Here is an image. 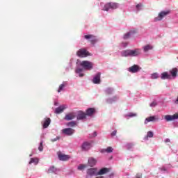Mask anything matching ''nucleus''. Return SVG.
Returning a JSON list of instances; mask_svg holds the SVG:
<instances>
[{
	"label": "nucleus",
	"instance_id": "1",
	"mask_svg": "<svg viewBox=\"0 0 178 178\" xmlns=\"http://www.w3.org/2000/svg\"><path fill=\"white\" fill-rule=\"evenodd\" d=\"M81 66L83 67L85 70H91L94 64L88 60H83L81 63Z\"/></svg>",
	"mask_w": 178,
	"mask_h": 178
},
{
	"label": "nucleus",
	"instance_id": "2",
	"mask_svg": "<svg viewBox=\"0 0 178 178\" xmlns=\"http://www.w3.org/2000/svg\"><path fill=\"white\" fill-rule=\"evenodd\" d=\"M118 3H107L104 5V7L103 8V10H105L106 12H108L109 9H118Z\"/></svg>",
	"mask_w": 178,
	"mask_h": 178
},
{
	"label": "nucleus",
	"instance_id": "3",
	"mask_svg": "<svg viewBox=\"0 0 178 178\" xmlns=\"http://www.w3.org/2000/svg\"><path fill=\"white\" fill-rule=\"evenodd\" d=\"M87 178L92 177V176H98V168H93L87 170Z\"/></svg>",
	"mask_w": 178,
	"mask_h": 178
},
{
	"label": "nucleus",
	"instance_id": "4",
	"mask_svg": "<svg viewBox=\"0 0 178 178\" xmlns=\"http://www.w3.org/2000/svg\"><path fill=\"white\" fill-rule=\"evenodd\" d=\"M76 55L79 58H86L90 55V53H88V51L84 49H81L76 52Z\"/></svg>",
	"mask_w": 178,
	"mask_h": 178
},
{
	"label": "nucleus",
	"instance_id": "5",
	"mask_svg": "<svg viewBox=\"0 0 178 178\" xmlns=\"http://www.w3.org/2000/svg\"><path fill=\"white\" fill-rule=\"evenodd\" d=\"M84 38L86 40H89L90 44H92L93 45L98 41L94 35H85Z\"/></svg>",
	"mask_w": 178,
	"mask_h": 178
},
{
	"label": "nucleus",
	"instance_id": "6",
	"mask_svg": "<svg viewBox=\"0 0 178 178\" xmlns=\"http://www.w3.org/2000/svg\"><path fill=\"white\" fill-rule=\"evenodd\" d=\"M167 15H169V11H161L159 14L158 17L154 19L155 22H159V20H162L165 16H167Z\"/></svg>",
	"mask_w": 178,
	"mask_h": 178
},
{
	"label": "nucleus",
	"instance_id": "7",
	"mask_svg": "<svg viewBox=\"0 0 178 178\" xmlns=\"http://www.w3.org/2000/svg\"><path fill=\"white\" fill-rule=\"evenodd\" d=\"M164 119L166 120V122H172V120H176V119H178V113H175L173 115H165Z\"/></svg>",
	"mask_w": 178,
	"mask_h": 178
},
{
	"label": "nucleus",
	"instance_id": "8",
	"mask_svg": "<svg viewBox=\"0 0 178 178\" xmlns=\"http://www.w3.org/2000/svg\"><path fill=\"white\" fill-rule=\"evenodd\" d=\"M92 147V145L90 142H83V143L81 145V149L82 151H88V149H91Z\"/></svg>",
	"mask_w": 178,
	"mask_h": 178
},
{
	"label": "nucleus",
	"instance_id": "9",
	"mask_svg": "<svg viewBox=\"0 0 178 178\" xmlns=\"http://www.w3.org/2000/svg\"><path fill=\"white\" fill-rule=\"evenodd\" d=\"M63 134H65V136H72L74 134V129L72 128H65L62 130Z\"/></svg>",
	"mask_w": 178,
	"mask_h": 178
},
{
	"label": "nucleus",
	"instance_id": "10",
	"mask_svg": "<svg viewBox=\"0 0 178 178\" xmlns=\"http://www.w3.org/2000/svg\"><path fill=\"white\" fill-rule=\"evenodd\" d=\"M140 70H141V67L137 65H134L129 68V72H130V73H137L138 72H140Z\"/></svg>",
	"mask_w": 178,
	"mask_h": 178
},
{
	"label": "nucleus",
	"instance_id": "11",
	"mask_svg": "<svg viewBox=\"0 0 178 178\" xmlns=\"http://www.w3.org/2000/svg\"><path fill=\"white\" fill-rule=\"evenodd\" d=\"M92 82L94 84H99L101 83V72H98L93 78Z\"/></svg>",
	"mask_w": 178,
	"mask_h": 178
},
{
	"label": "nucleus",
	"instance_id": "12",
	"mask_svg": "<svg viewBox=\"0 0 178 178\" xmlns=\"http://www.w3.org/2000/svg\"><path fill=\"white\" fill-rule=\"evenodd\" d=\"M155 120H159V118H158V117L155 115L148 117L145 120V124H147V123H149V122H155Z\"/></svg>",
	"mask_w": 178,
	"mask_h": 178
},
{
	"label": "nucleus",
	"instance_id": "13",
	"mask_svg": "<svg viewBox=\"0 0 178 178\" xmlns=\"http://www.w3.org/2000/svg\"><path fill=\"white\" fill-rule=\"evenodd\" d=\"M76 118V113H70L65 116V120H72V119H74Z\"/></svg>",
	"mask_w": 178,
	"mask_h": 178
},
{
	"label": "nucleus",
	"instance_id": "14",
	"mask_svg": "<svg viewBox=\"0 0 178 178\" xmlns=\"http://www.w3.org/2000/svg\"><path fill=\"white\" fill-rule=\"evenodd\" d=\"M138 55H141V49L131 50V56H138Z\"/></svg>",
	"mask_w": 178,
	"mask_h": 178
},
{
	"label": "nucleus",
	"instance_id": "15",
	"mask_svg": "<svg viewBox=\"0 0 178 178\" xmlns=\"http://www.w3.org/2000/svg\"><path fill=\"white\" fill-rule=\"evenodd\" d=\"M88 163L89 166L92 168L93 166H95V165H97V159H94L92 157H90L88 159Z\"/></svg>",
	"mask_w": 178,
	"mask_h": 178
},
{
	"label": "nucleus",
	"instance_id": "16",
	"mask_svg": "<svg viewBox=\"0 0 178 178\" xmlns=\"http://www.w3.org/2000/svg\"><path fill=\"white\" fill-rule=\"evenodd\" d=\"M58 159L60 161H69V159H70V156H69V155L63 154L61 153H59Z\"/></svg>",
	"mask_w": 178,
	"mask_h": 178
},
{
	"label": "nucleus",
	"instance_id": "17",
	"mask_svg": "<svg viewBox=\"0 0 178 178\" xmlns=\"http://www.w3.org/2000/svg\"><path fill=\"white\" fill-rule=\"evenodd\" d=\"M66 108H67V106L65 105L60 106L59 107L56 108L55 113H57V114L62 113V112H63L65 109H66Z\"/></svg>",
	"mask_w": 178,
	"mask_h": 178
},
{
	"label": "nucleus",
	"instance_id": "18",
	"mask_svg": "<svg viewBox=\"0 0 178 178\" xmlns=\"http://www.w3.org/2000/svg\"><path fill=\"white\" fill-rule=\"evenodd\" d=\"M86 116L87 115L86 114V113L83 111H79V113L77 115V120H83L86 119Z\"/></svg>",
	"mask_w": 178,
	"mask_h": 178
},
{
	"label": "nucleus",
	"instance_id": "19",
	"mask_svg": "<svg viewBox=\"0 0 178 178\" xmlns=\"http://www.w3.org/2000/svg\"><path fill=\"white\" fill-rule=\"evenodd\" d=\"M109 172V168H103L97 172V176H102V175H106Z\"/></svg>",
	"mask_w": 178,
	"mask_h": 178
},
{
	"label": "nucleus",
	"instance_id": "20",
	"mask_svg": "<svg viewBox=\"0 0 178 178\" xmlns=\"http://www.w3.org/2000/svg\"><path fill=\"white\" fill-rule=\"evenodd\" d=\"M95 113V108H89L86 110V115L87 116H92Z\"/></svg>",
	"mask_w": 178,
	"mask_h": 178
},
{
	"label": "nucleus",
	"instance_id": "21",
	"mask_svg": "<svg viewBox=\"0 0 178 178\" xmlns=\"http://www.w3.org/2000/svg\"><path fill=\"white\" fill-rule=\"evenodd\" d=\"M122 56H131V49L124 50L121 52Z\"/></svg>",
	"mask_w": 178,
	"mask_h": 178
},
{
	"label": "nucleus",
	"instance_id": "22",
	"mask_svg": "<svg viewBox=\"0 0 178 178\" xmlns=\"http://www.w3.org/2000/svg\"><path fill=\"white\" fill-rule=\"evenodd\" d=\"M102 154H105L106 152L107 154H111L113 152V148L112 147H108L106 149H103L100 151Z\"/></svg>",
	"mask_w": 178,
	"mask_h": 178
},
{
	"label": "nucleus",
	"instance_id": "23",
	"mask_svg": "<svg viewBox=\"0 0 178 178\" xmlns=\"http://www.w3.org/2000/svg\"><path fill=\"white\" fill-rule=\"evenodd\" d=\"M177 72L178 70L177 68H172L171 70H170V73L172 77H177Z\"/></svg>",
	"mask_w": 178,
	"mask_h": 178
},
{
	"label": "nucleus",
	"instance_id": "24",
	"mask_svg": "<svg viewBox=\"0 0 178 178\" xmlns=\"http://www.w3.org/2000/svg\"><path fill=\"white\" fill-rule=\"evenodd\" d=\"M135 33H136V30L131 31L128 32L127 33L124 35V40H127V39L130 38V35L131 34H135Z\"/></svg>",
	"mask_w": 178,
	"mask_h": 178
},
{
	"label": "nucleus",
	"instance_id": "25",
	"mask_svg": "<svg viewBox=\"0 0 178 178\" xmlns=\"http://www.w3.org/2000/svg\"><path fill=\"white\" fill-rule=\"evenodd\" d=\"M161 80H166L168 79H170V75L168 74V72H164L161 74Z\"/></svg>",
	"mask_w": 178,
	"mask_h": 178
},
{
	"label": "nucleus",
	"instance_id": "26",
	"mask_svg": "<svg viewBox=\"0 0 178 178\" xmlns=\"http://www.w3.org/2000/svg\"><path fill=\"white\" fill-rule=\"evenodd\" d=\"M51 124V118H47L43 123V129H47Z\"/></svg>",
	"mask_w": 178,
	"mask_h": 178
},
{
	"label": "nucleus",
	"instance_id": "27",
	"mask_svg": "<svg viewBox=\"0 0 178 178\" xmlns=\"http://www.w3.org/2000/svg\"><path fill=\"white\" fill-rule=\"evenodd\" d=\"M29 165L31 163H34V165H38V159L37 158H31V161H29Z\"/></svg>",
	"mask_w": 178,
	"mask_h": 178
},
{
	"label": "nucleus",
	"instance_id": "28",
	"mask_svg": "<svg viewBox=\"0 0 178 178\" xmlns=\"http://www.w3.org/2000/svg\"><path fill=\"white\" fill-rule=\"evenodd\" d=\"M152 49V46L147 44L143 47L144 52H148V51Z\"/></svg>",
	"mask_w": 178,
	"mask_h": 178
},
{
	"label": "nucleus",
	"instance_id": "29",
	"mask_svg": "<svg viewBox=\"0 0 178 178\" xmlns=\"http://www.w3.org/2000/svg\"><path fill=\"white\" fill-rule=\"evenodd\" d=\"M159 74H158V73L154 72L151 75V79H152V80H155V79H159Z\"/></svg>",
	"mask_w": 178,
	"mask_h": 178
},
{
	"label": "nucleus",
	"instance_id": "30",
	"mask_svg": "<svg viewBox=\"0 0 178 178\" xmlns=\"http://www.w3.org/2000/svg\"><path fill=\"white\" fill-rule=\"evenodd\" d=\"M56 168L53 166L48 170V173H56Z\"/></svg>",
	"mask_w": 178,
	"mask_h": 178
},
{
	"label": "nucleus",
	"instance_id": "31",
	"mask_svg": "<svg viewBox=\"0 0 178 178\" xmlns=\"http://www.w3.org/2000/svg\"><path fill=\"white\" fill-rule=\"evenodd\" d=\"M154 137V133L151 131H148L147 134V138H152Z\"/></svg>",
	"mask_w": 178,
	"mask_h": 178
},
{
	"label": "nucleus",
	"instance_id": "32",
	"mask_svg": "<svg viewBox=\"0 0 178 178\" xmlns=\"http://www.w3.org/2000/svg\"><path fill=\"white\" fill-rule=\"evenodd\" d=\"M87 168L86 165L81 164L78 166V170H83V169H86Z\"/></svg>",
	"mask_w": 178,
	"mask_h": 178
},
{
	"label": "nucleus",
	"instance_id": "33",
	"mask_svg": "<svg viewBox=\"0 0 178 178\" xmlns=\"http://www.w3.org/2000/svg\"><path fill=\"white\" fill-rule=\"evenodd\" d=\"M113 92V89L108 88L106 90V93L108 94V95L112 94Z\"/></svg>",
	"mask_w": 178,
	"mask_h": 178
},
{
	"label": "nucleus",
	"instance_id": "34",
	"mask_svg": "<svg viewBox=\"0 0 178 178\" xmlns=\"http://www.w3.org/2000/svg\"><path fill=\"white\" fill-rule=\"evenodd\" d=\"M65 86L66 85H65V83L60 85L58 90V92H60V91H62L63 90V88H65Z\"/></svg>",
	"mask_w": 178,
	"mask_h": 178
},
{
	"label": "nucleus",
	"instance_id": "35",
	"mask_svg": "<svg viewBox=\"0 0 178 178\" xmlns=\"http://www.w3.org/2000/svg\"><path fill=\"white\" fill-rule=\"evenodd\" d=\"M127 149H131V148H133V147H134V143H127L126 145Z\"/></svg>",
	"mask_w": 178,
	"mask_h": 178
},
{
	"label": "nucleus",
	"instance_id": "36",
	"mask_svg": "<svg viewBox=\"0 0 178 178\" xmlns=\"http://www.w3.org/2000/svg\"><path fill=\"white\" fill-rule=\"evenodd\" d=\"M67 126H70V127H74V126H76V122H70L67 123Z\"/></svg>",
	"mask_w": 178,
	"mask_h": 178
},
{
	"label": "nucleus",
	"instance_id": "37",
	"mask_svg": "<svg viewBox=\"0 0 178 178\" xmlns=\"http://www.w3.org/2000/svg\"><path fill=\"white\" fill-rule=\"evenodd\" d=\"M39 151L42 152L44 149V147L42 146V142L40 143L39 147H38Z\"/></svg>",
	"mask_w": 178,
	"mask_h": 178
},
{
	"label": "nucleus",
	"instance_id": "38",
	"mask_svg": "<svg viewBox=\"0 0 178 178\" xmlns=\"http://www.w3.org/2000/svg\"><path fill=\"white\" fill-rule=\"evenodd\" d=\"M129 118H134L135 116H137V114L136 113H130L129 115H128Z\"/></svg>",
	"mask_w": 178,
	"mask_h": 178
},
{
	"label": "nucleus",
	"instance_id": "39",
	"mask_svg": "<svg viewBox=\"0 0 178 178\" xmlns=\"http://www.w3.org/2000/svg\"><path fill=\"white\" fill-rule=\"evenodd\" d=\"M134 178H143V174L138 173Z\"/></svg>",
	"mask_w": 178,
	"mask_h": 178
},
{
	"label": "nucleus",
	"instance_id": "40",
	"mask_svg": "<svg viewBox=\"0 0 178 178\" xmlns=\"http://www.w3.org/2000/svg\"><path fill=\"white\" fill-rule=\"evenodd\" d=\"M83 72V68H76V73H80Z\"/></svg>",
	"mask_w": 178,
	"mask_h": 178
},
{
	"label": "nucleus",
	"instance_id": "41",
	"mask_svg": "<svg viewBox=\"0 0 178 178\" xmlns=\"http://www.w3.org/2000/svg\"><path fill=\"white\" fill-rule=\"evenodd\" d=\"M60 138L57 136L56 138L51 139L52 143H55V141H58Z\"/></svg>",
	"mask_w": 178,
	"mask_h": 178
},
{
	"label": "nucleus",
	"instance_id": "42",
	"mask_svg": "<svg viewBox=\"0 0 178 178\" xmlns=\"http://www.w3.org/2000/svg\"><path fill=\"white\" fill-rule=\"evenodd\" d=\"M150 106L154 107V106H156V103H155V102H153L150 104Z\"/></svg>",
	"mask_w": 178,
	"mask_h": 178
},
{
	"label": "nucleus",
	"instance_id": "43",
	"mask_svg": "<svg viewBox=\"0 0 178 178\" xmlns=\"http://www.w3.org/2000/svg\"><path fill=\"white\" fill-rule=\"evenodd\" d=\"M116 133H118L117 131H113L111 133V136H116Z\"/></svg>",
	"mask_w": 178,
	"mask_h": 178
},
{
	"label": "nucleus",
	"instance_id": "44",
	"mask_svg": "<svg viewBox=\"0 0 178 178\" xmlns=\"http://www.w3.org/2000/svg\"><path fill=\"white\" fill-rule=\"evenodd\" d=\"M107 102H108V104H112L113 99H108Z\"/></svg>",
	"mask_w": 178,
	"mask_h": 178
},
{
	"label": "nucleus",
	"instance_id": "45",
	"mask_svg": "<svg viewBox=\"0 0 178 178\" xmlns=\"http://www.w3.org/2000/svg\"><path fill=\"white\" fill-rule=\"evenodd\" d=\"M141 6H143V5H141V4H137V5H136V8H137V9H139L140 8H141Z\"/></svg>",
	"mask_w": 178,
	"mask_h": 178
},
{
	"label": "nucleus",
	"instance_id": "46",
	"mask_svg": "<svg viewBox=\"0 0 178 178\" xmlns=\"http://www.w3.org/2000/svg\"><path fill=\"white\" fill-rule=\"evenodd\" d=\"M97 134L96 131H95V132H94V136H93V137H97Z\"/></svg>",
	"mask_w": 178,
	"mask_h": 178
},
{
	"label": "nucleus",
	"instance_id": "47",
	"mask_svg": "<svg viewBox=\"0 0 178 178\" xmlns=\"http://www.w3.org/2000/svg\"><path fill=\"white\" fill-rule=\"evenodd\" d=\"M84 76V74H79V77H83Z\"/></svg>",
	"mask_w": 178,
	"mask_h": 178
},
{
	"label": "nucleus",
	"instance_id": "48",
	"mask_svg": "<svg viewBox=\"0 0 178 178\" xmlns=\"http://www.w3.org/2000/svg\"><path fill=\"white\" fill-rule=\"evenodd\" d=\"M168 141H169V139H167V140H166V143H168Z\"/></svg>",
	"mask_w": 178,
	"mask_h": 178
}]
</instances>
